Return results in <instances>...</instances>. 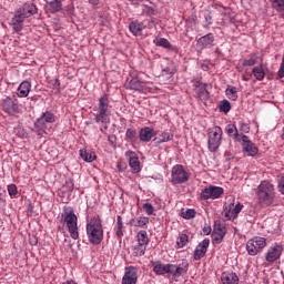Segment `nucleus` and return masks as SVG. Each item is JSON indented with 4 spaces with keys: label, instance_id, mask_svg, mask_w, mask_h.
Returning a JSON list of instances; mask_svg holds the SVG:
<instances>
[{
    "label": "nucleus",
    "instance_id": "49530a36",
    "mask_svg": "<svg viewBox=\"0 0 284 284\" xmlns=\"http://www.w3.org/2000/svg\"><path fill=\"white\" fill-rule=\"evenodd\" d=\"M126 139H130L131 141L136 139V130L134 129H128L125 133Z\"/></svg>",
    "mask_w": 284,
    "mask_h": 284
},
{
    "label": "nucleus",
    "instance_id": "6ab92c4d",
    "mask_svg": "<svg viewBox=\"0 0 284 284\" xmlns=\"http://www.w3.org/2000/svg\"><path fill=\"white\" fill-rule=\"evenodd\" d=\"M154 128H142L139 132L140 141H142L143 143H150V141H152V139L154 138Z\"/></svg>",
    "mask_w": 284,
    "mask_h": 284
},
{
    "label": "nucleus",
    "instance_id": "4c0bfd02",
    "mask_svg": "<svg viewBox=\"0 0 284 284\" xmlns=\"http://www.w3.org/2000/svg\"><path fill=\"white\" fill-rule=\"evenodd\" d=\"M178 276H183V274H187V270H190V263L187 261H183L179 265H176Z\"/></svg>",
    "mask_w": 284,
    "mask_h": 284
},
{
    "label": "nucleus",
    "instance_id": "5701e85b",
    "mask_svg": "<svg viewBox=\"0 0 284 284\" xmlns=\"http://www.w3.org/2000/svg\"><path fill=\"white\" fill-rule=\"evenodd\" d=\"M30 90H32V84L30 81H22L21 84L18 87V97L20 99H26L28 94H30Z\"/></svg>",
    "mask_w": 284,
    "mask_h": 284
},
{
    "label": "nucleus",
    "instance_id": "7c9ffc66",
    "mask_svg": "<svg viewBox=\"0 0 284 284\" xmlns=\"http://www.w3.org/2000/svg\"><path fill=\"white\" fill-rule=\"evenodd\" d=\"M252 74L254 75L256 81H263V79H265V68H263V64L254 67L252 70Z\"/></svg>",
    "mask_w": 284,
    "mask_h": 284
},
{
    "label": "nucleus",
    "instance_id": "79ce46f5",
    "mask_svg": "<svg viewBox=\"0 0 284 284\" xmlns=\"http://www.w3.org/2000/svg\"><path fill=\"white\" fill-rule=\"evenodd\" d=\"M142 210H144L148 216H152V214H154V206L152 205V203H144L142 205Z\"/></svg>",
    "mask_w": 284,
    "mask_h": 284
},
{
    "label": "nucleus",
    "instance_id": "7ed1b4c3",
    "mask_svg": "<svg viewBox=\"0 0 284 284\" xmlns=\"http://www.w3.org/2000/svg\"><path fill=\"white\" fill-rule=\"evenodd\" d=\"M98 110L94 114L93 121L95 123L103 125L100 129L101 132L108 130V125H110V116H112V105L110 104V95L103 94L98 100Z\"/></svg>",
    "mask_w": 284,
    "mask_h": 284
},
{
    "label": "nucleus",
    "instance_id": "2eb2a0df",
    "mask_svg": "<svg viewBox=\"0 0 284 284\" xmlns=\"http://www.w3.org/2000/svg\"><path fill=\"white\" fill-rule=\"evenodd\" d=\"M242 149L247 156H256L258 148L254 144L247 135H242Z\"/></svg>",
    "mask_w": 284,
    "mask_h": 284
},
{
    "label": "nucleus",
    "instance_id": "f8f14e48",
    "mask_svg": "<svg viewBox=\"0 0 284 284\" xmlns=\"http://www.w3.org/2000/svg\"><path fill=\"white\" fill-rule=\"evenodd\" d=\"M283 255V245L281 244H274L270 246L265 253V261L267 263H276Z\"/></svg>",
    "mask_w": 284,
    "mask_h": 284
},
{
    "label": "nucleus",
    "instance_id": "58836bf2",
    "mask_svg": "<svg viewBox=\"0 0 284 284\" xmlns=\"http://www.w3.org/2000/svg\"><path fill=\"white\" fill-rule=\"evenodd\" d=\"M230 110H232V104L230 103V101L223 100L220 103V112H224V114H227V112H230Z\"/></svg>",
    "mask_w": 284,
    "mask_h": 284
},
{
    "label": "nucleus",
    "instance_id": "0eeeda50",
    "mask_svg": "<svg viewBox=\"0 0 284 284\" xmlns=\"http://www.w3.org/2000/svg\"><path fill=\"white\" fill-rule=\"evenodd\" d=\"M54 123V113L47 111L34 123V132L42 136L48 133V126Z\"/></svg>",
    "mask_w": 284,
    "mask_h": 284
},
{
    "label": "nucleus",
    "instance_id": "ddd939ff",
    "mask_svg": "<svg viewBox=\"0 0 284 284\" xmlns=\"http://www.w3.org/2000/svg\"><path fill=\"white\" fill-rule=\"evenodd\" d=\"M226 234H227V229L225 227V225L221 224V222H215L213 233H212L213 243H216V245H221Z\"/></svg>",
    "mask_w": 284,
    "mask_h": 284
},
{
    "label": "nucleus",
    "instance_id": "052dcab7",
    "mask_svg": "<svg viewBox=\"0 0 284 284\" xmlns=\"http://www.w3.org/2000/svg\"><path fill=\"white\" fill-rule=\"evenodd\" d=\"M70 185H71V190H72V187H74V184L72 182H70Z\"/></svg>",
    "mask_w": 284,
    "mask_h": 284
},
{
    "label": "nucleus",
    "instance_id": "423d86ee",
    "mask_svg": "<svg viewBox=\"0 0 284 284\" xmlns=\"http://www.w3.org/2000/svg\"><path fill=\"white\" fill-rule=\"evenodd\" d=\"M2 110L9 114V116H17V114H21L23 104L19 103L17 95H9L2 100Z\"/></svg>",
    "mask_w": 284,
    "mask_h": 284
},
{
    "label": "nucleus",
    "instance_id": "37998d69",
    "mask_svg": "<svg viewBox=\"0 0 284 284\" xmlns=\"http://www.w3.org/2000/svg\"><path fill=\"white\" fill-rule=\"evenodd\" d=\"M7 190H8L9 196H11V197H14L19 194V190L17 189V186L14 184H9L7 186Z\"/></svg>",
    "mask_w": 284,
    "mask_h": 284
},
{
    "label": "nucleus",
    "instance_id": "aec40b11",
    "mask_svg": "<svg viewBox=\"0 0 284 284\" xmlns=\"http://www.w3.org/2000/svg\"><path fill=\"white\" fill-rule=\"evenodd\" d=\"M129 30L133 37H141L145 27L143 26V22L132 21L129 24Z\"/></svg>",
    "mask_w": 284,
    "mask_h": 284
},
{
    "label": "nucleus",
    "instance_id": "20e7f679",
    "mask_svg": "<svg viewBox=\"0 0 284 284\" xmlns=\"http://www.w3.org/2000/svg\"><path fill=\"white\" fill-rule=\"evenodd\" d=\"M87 236L92 245L103 243V222L101 217L94 216L87 222Z\"/></svg>",
    "mask_w": 284,
    "mask_h": 284
},
{
    "label": "nucleus",
    "instance_id": "13d9d810",
    "mask_svg": "<svg viewBox=\"0 0 284 284\" xmlns=\"http://www.w3.org/2000/svg\"><path fill=\"white\" fill-rule=\"evenodd\" d=\"M90 3H92L93 6H97L99 3V0H90Z\"/></svg>",
    "mask_w": 284,
    "mask_h": 284
},
{
    "label": "nucleus",
    "instance_id": "c85d7f7f",
    "mask_svg": "<svg viewBox=\"0 0 284 284\" xmlns=\"http://www.w3.org/2000/svg\"><path fill=\"white\" fill-rule=\"evenodd\" d=\"M79 152H80L81 159L84 160L85 163H92V161L97 159V154L92 151L81 149Z\"/></svg>",
    "mask_w": 284,
    "mask_h": 284
},
{
    "label": "nucleus",
    "instance_id": "de8ad7c7",
    "mask_svg": "<svg viewBox=\"0 0 284 284\" xmlns=\"http://www.w3.org/2000/svg\"><path fill=\"white\" fill-rule=\"evenodd\" d=\"M240 130L244 134H250V124H247L245 122H240Z\"/></svg>",
    "mask_w": 284,
    "mask_h": 284
},
{
    "label": "nucleus",
    "instance_id": "f3484780",
    "mask_svg": "<svg viewBox=\"0 0 284 284\" xmlns=\"http://www.w3.org/2000/svg\"><path fill=\"white\" fill-rule=\"evenodd\" d=\"M207 247H210V239H204L195 248L193 253L194 261H201L205 254H207Z\"/></svg>",
    "mask_w": 284,
    "mask_h": 284
},
{
    "label": "nucleus",
    "instance_id": "603ef678",
    "mask_svg": "<svg viewBox=\"0 0 284 284\" xmlns=\"http://www.w3.org/2000/svg\"><path fill=\"white\" fill-rule=\"evenodd\" d=\"M163 74H168L169 77H172V74H174V72L170 71V68H165L162 70Z\"/></svg>",
    "mask_w": 284,
    "mask_h": 284
},
{
    "label": "nucleus",
    "instance_id": "8fccbe9b",
    "mask_svg": "<svg viewBox=\"0 0 284 284\" xmlns=\"http://www.w3.org/2000/svg\"><path fill=\"white\" fill-rule=\"evenodd\" d=\"M277 190L281 194H284V176L278 179Z\"/></svg>",
    "mask_w": 284,
    "mask_h": 284
},
{
    "label": "nucleus",
    "instance_id": "09e8293b",
    "mask_svg": "<svg viewBox=\"0 0 284 284\" xmlns=\"http://www.w3.org/2000/svg\"><path fill=\"white\" fill-rule=\"evenodd\" d=\"M283 77H284V55L282 58V63H281L280 70L277 71L276 79H283Z\"/></svg>",
    "mask_w": 284,
    "mask_h": 284
},
{
    "label": "nucleus",
    "instance_id": "a211bd4d",
    "mask_svg": "<svg viewBox=\"0 0 284 284\" xmlns=\"http://www.w3.org/2000/svg\"><path fill=\"white\" fill-rule=\"evenodd\" d=\"M214 33H207L206 36L197 39V48L200 50H205V48H212L214 45Z\"/></svg>",
    "mask_w": 284,
    "mask_h": 284
},
{
    "label": "nucleus",
    "instance_id": "a18cd8bd",
    "mask_svg": "<svg viewBox=\"0 0 284 284\" xmlns=\"http://www.w3.org/2000/svg\"><path fill=\"white\" fill-rule=\"evenodd\" d=\"M196 216V211L189 209L183 213V219H194Z\"/></svg>",
    "mask_w": 284,
    "mask_h": 284
},
{
    "label": "nucleus",
    "instance_id": "e433bc0d",
    "mask_svg": "<svg viewBox=\"0 0 284 284\" xmlns=\"http://www.w3.org/2000/svg\"><path fill=\"white\" fill-rule=\"evenodd\" d=\"M195 93L199 94V97H203V94H207V84L196 81L195 82Z\"/></svg>",
    "mask_w": 284,
    "mask_h": 284
},
{
    "label": "nucleus",
    "instance_id": "c03bdc74",
    "mask_svg": "<svg viewBox=\"0 0 284 284\" xmlns=\"http://www.w3.org/2000/svg\"><path fill=\"white\" fill-rule=\"evenodd\" d=\"M114 230L116 239L121 241L123 239V224H116Z\"/></svg>",
    "mask_w": 284,
    "mask_h": 284
},
{
    "label": "nucleus",
    "instance_id": "6e6d98bb",
    "mask_svg": "<svg viewBox=\"0 0 284 284\" xmlns=\"http://www.w3.org/2000/svg\"><path fill=\"white\" fill-rule=\"evenodd\" d=\"M203 233L206 234V235H207V234H211V233H212V227H209V226H207V227H204V229H203Z\"/></svg>",
    "mask_w": 284,
    "mask_h": 284
},
{
    "label": "nucleus",
    "instance_id": "bf43d9fd",
    "mask_svg": "<svg viewBox=\"0 0 284 284\" xmlns=\"http://www.w3.org/2000/svg\"><path fill=\"white\" fill-rule=\"evenodd\" d=\"M282 139H283V141H284V128H283V132H282Z\"/></svg>",
    "mask_w": 284,
    "mask_h": 284
},
{
    "label": "nucleus",
    "instance_id": "f257e3e1",
    "mask_svg": "<svg viewBox=\"0 0 284 284\" xmlns=\"http://www.w3.org/2000/svg\"><path fill=\"white\" fill-rule=\"evenodd\" d=\"M60 223H62V226L59 225L58 230L62 234L65 232V226L67 230L73 239V241H78L79 239V217L74 213V209L72 206H64L63 212L61 213L60 216Z\"/></svg>",
    "mask_w": 284,
    "mask_h": 284
},
{
    "label": "nucleus",
    "instance_id": "6e6552de",
    "mask_svg": "<svg viewBox=\"0 0 284 284\" xmlns=\"http://www.w3.org/2000/svg\"><path fill=\"white\" fill-rule=\"evenodd\" d=\"M221 141H223V129L221 126L210 129L207 133L209 151L216 152L221 148Z\"/></svg>",
    "mask_w": 284,
    "mask_h": 284
},
{
    "label": "nucleus",
    "instance_id": "9b49d317",
    "mask_svg": "<svg viewBox=\"0 0 284 284\" xmlns=\"http://www.w3.org/2000/svg\"><path fill=\"white\" fill-rule=\"evenodd\" d=\"M224 192L225 190H223V187L221 186L210 185L202 190L200 194V199L202 201H210V199L212 200L221 199Z\"/></svg>",
    "mask_w": 284,
    "mask_h": 284
},
{
    "label": "nucleus",
    "instance_id": "1a4fd4ad",
    "mask_svg": "<svg viewBox=\"0 0 284 284\" xmlns=\"http://www.w3.org/2000/svg\"><path fill=\"white\" fill-rule=\"evenodd\" d=\"M267 247V240L265 237L255 236L246 242V252L250 256L261 254Z\"/></svg>",
    "mask_w": 284,
    "mask_h": 284
},
{
    "label": "nucleus",
    "instance_id": "c756f323",
    "mask_svg": "<svg viewBox=\"0 0 284 284\" xmlns=\"http://www.w3.org/2000/svg\"><path fill=\"white\" fill-rule=\"evenodd\" d=\"M226 132L234 141L241 142V134H239V129H236L235 124L226 125Z\"/></svg>",
    "mask_w": 284,
    "mask_h": 284
},
{
    "label": "nucleus",
    "instance_id": "5fc2aeb1",
    "mask_svg": "<svg viewBox=\"0 0 284 284\" xmlns=\"http://www.w3.org/2000/svg\"><path fill=\"white\" fill-rule=\"evenodd\" d=\"M116 225H123V217L121 215L116 216Z\"/></svg>",
    "mask_w": 284,
    "mask_h": 284
},
{
    "label": "nucleus",
    "instance_id": "c9c22d12",
    "mask_svg": "<svg viewBox=\"0 0 284 284\" xmlns=\"http://www.w3.org/2000/svg\"><path fill=\"white\" fill-rule=\"evenodd\" d=\"M146 250H148L146 246H143L141 244H135L132 246V256H144Z\"/></svg>",
    "mask_w": 284,
    "mask_h": 284
},
{
    "label": "nucleus",
    "instance_id": "a878e982",
    "mask_svg": "<svg viewBox=\"0 0 284 284\" xmlns=\"http://www.w3.org/2000/svg\"><path fill=\"white\" fill-rule=\"evenodd\" d=\"M47 6L51 14H55V12H61V10H63V3L61 2V0L49 1L47 2Z\"/></svg>",
    "mask_w": 284,
    "mask_h": 284
},
{
    "label": "nucleus",
    "instance_id": "864d4df0",
    "mask_svg": "<svg viewBox=\"0 0 284 284\" xmlns=\"http://www.w3.org/2000/svg\"><path fill=\"white\" fill-rule=\"evenodd\" d=\"M116 168H118L119 172H125V169H126V166L123 165L122 163H118Z\"/></svg>",
    "mask_w": 284,
    "mask_h": 284
},
{
    "label": "nucleus",
    "instance_id": "39448f33",
    "mask_svg": "<svg viewBox=\"0 0 284 284\" xmlns=\"http://www.w3.org/2000/svg\"><path fill=\"white\" fill-rule=\"evenodd\" d=\"M256 196L258 203L262 204L263 207L272 205V203H274V199H276L274 184L270 181H262L257 186Z\"/></svg>",
    "mask_w": 284,
    "mask_h": 284
},
{
    "label": "nucleus",
    "instance_id": "4468645a",
    "mask_svg": "<svg viewBox=\"0 0 284 284\" xmlns=\"http://www.w3.org/2000/svg\"><path fill=\"white\" fill-rule=\"evenodd\" d=\"M129 161V166L131 168L133 174H139L141 172V161H139V155L134 151H126L124 153Z\"/></svg>",
    "mask_w": 284,
    "mask_h": 284
},
{
    "label": "nucleus",
    "instance_id": "f03ea898",
    "mask_svg": "<svg viewBox=\"0 0 284 284\" xmlns=\"http://www.w3.org/2000/svg\"><path fill=\"white\" fill-rule=\"evenodd\" d=\"M39 12L37 4L32 2L23 3L18 10L14 11V14L11 19L10 26L14 32H21L23 30V22L30 17H34Z\"/></svg>",
    "mask_w": 284,
    "mask_h": 284
},
{
    "label": "nucleus",
    "instance_id": "473e14b6",
    "mask_svg": "<svg viewBox=\"0 0 284 284\" xmlns=\"http://www.w3.org/2000/svg\"><path fill=\"white\" fill-rule=\"evenodd\" d=\"M225 94L231 101H236V99H239V89L236 87L229 85L225 90Z\"/></svg>",
    "mask_w": 284,
    "mask_h": 284
},
{
    "label": "nucleus",
    "instance_id": "cd10ccee",
    "mask_svg": "<svg viewBox=\"0 0 284 284\" xmlns=\"http://www.w3.org/2000/svg\"><path fill=\"white\" fill-rule=\"evenodd\" d=\"M136 241H138V245H142L144 247H148V245L150 244V237H148V231H140L136 234Z\"/></svg>",
    "mask_w": 284,
    "mask_h": 284
},
{
    "label": "nucleus",
    "instance_id": "393cba45",
    "mask_svg": "<svg viewBox=\"0 0 284 284\" xmlns=\"http://www.w3.org/2000/svg\"><path fill=\"white\" fill-rule=\"evenodd\" d=\"M221 281L223 284H239V275L234 272L222 273Z\"/></svg>",
    "mask_w": 284,
    "mask_h": 284
},
{
    "label": "nucleus",
    "instance_id": "bb28decb",
    "mask_svg": "<svg viewBox=\"0 0 284 284\" xmlns=\"http://www.w3.org/2000/svg\"><path fill=\"white\" fill-rule=\"evenodd\" d=\"M148 223H150V217L148 216H139L130 221V225L133 227H145Z\"/></svg>",
    "mask_w": 284,
    "mask_h": 284
},
{
    "label": "nucleus",
    "instance_id": "f704fd0d",
    "mask_svg": "<svg viewBox=\"0 0 284 284\" xmlns=\"http://www.w3.org/2000/svg\"><path fill=\"white\" fill-rule=\"evenodd\" d=\"M189 241H190V237L187 236V234H184V233L180 234L175 245L176 250H181L182 247H185Z\"/></svg>",
    "mask_w": 284,
    "mask_h": 284
},
{
    "label": "nucleus",
    "instance_id": "3c124183",
    "mask_svg": "<svg viewBox=\"0 0 284 284\" xmlns=\"http://www.w3.org/2000/svg\"><path fill=\"white\" fill-rule=\"evenodd\" d=\"M243 65H248V67L256 65V58H250L247 60H244Z\"/></svg>",
    "mask_w": 284,
    "mask_h": 284
},
{
    "label": "nucleus",
    "instance_id": "a19ab883",
    "mask_svg": "<svg viewBox=\"0 0 284 284\" xmlns=\"http://www.w3.org/2000/svg\"><path fill=\"white\" fill-rule=\"evenodd\" d=\"M272 6L276 12H283L284 10V0H271Z\"/></svg>",
    "mask_w": 284,
    "mask_h": 284
},
{
    "label": "nucleus",
    "instance_id": "412c9836",
    "mask_svg": "<svg viewBox=\"0 0 284 284\" xmlns=\"http://www.w3.org/2000/svg\"><path fill=\"white\" fill-rule=\"evenodd\" d=\"M174 139V133H172V130L166 129L164 130L159 138H154V143L156 145H161V143H168V141H172Z\"/></svg>",
    "mask_w": 284,
    "mask_h": 284
},
{
    "label": "nucleus",
    "instance_id": "72a5a7b5",
    "mask_svg": "<svg viewBox=\"0 0 284 284\" xmlns=\"http://www.w3.org/2000/svg\"><path fill=\"white\" fill-rule=\"evenodd\" d=\"M153 43L160 48H165V50H172V43L168 41L165 38H155Z\"/></svg>",
    "mask_w": 284,
    "mask_h": 284
},
{
    "label": "nucleus",
    "instance_id": "680f3d73",
    "mask_svg": "<svg viewBox=\"0 0 284 284\" xmlns=\"http://www.w3.org/2000/svg\"><path fill=\"white\" fill-rule=\"evenodd\" d=\"M2 194L0 193V201H3V199H1Z\"/></svg>",
    "mask_w": 284,
    "mask_h": 284
},
{
    "label": "nucleus",
    "instance_id": "2f4dec72",
    "mask_svg": "<svg viewBox=\"0 0 284 284\" xmlns=\"http://www.w3.org/2000/svg\"><path fill=\"white\" fill-rule=\"evenodd\" d=\"M153 272L159 276H163V274H168V264H161V262L153 263Z\"/></svg>",
    "mask_w": 284,
    "mask_h": 284
},
{
    "label": "nucleus",
    "instance_id": "4be33fe9",
    "mask_svg": "<svg viewBox=\"0 0 284 284\" xmlns=\"http://www.w3.org/2000/svg\"><path fill=\"white\" fill-rule=\"evenodd\" d=\"M129 89L134 90L135 92H146L148 87L145 85L144 82L140 81L136 78L131 79L129 82Z\"/></svg>",
    "mask_w": 284,
    "mask_h": 284
},
{
    "label": "nucleus",
    "instance_id": "9d476101",
    "mask_svg": "<svg viewBox=\"0 0 284 284\" xmlns=\"http://www.w3.org/2000/svg\"><path fill=\"white\" fill-rule=\"evenodd\" d=\"M190 180V174L181 164H176L172 168L171 171V183L173 185H181L182 183H187Z\"/></svg>",
    "mask_w": 284,
    "mask_h": 284
},
{
    "label": "nucleus",
    "instance_id": "b1692460",
    "mask_svg": "<svg viewBox=\"0 0 284 284\" xmlns=\"http://www.w3.org/2000/svg\"><path fill=\"white\" fill-rule=\"evenodd\" d=\"M241 210H243V204L237 203L235 206H230L229 211L225 212V219L227 221H234L241 214Z\"/></svg>",
    "mask_w": 284,
    "mask_h": 284
},
{
    "label": "nucleus",
    "instance_id": "dca6fc26",
    "mask_svg": "<svg viewBox=\"0 0 284 284\" xmlns=\"http://www.w3.org/2000/svg\"><path fill=\"white\" fill-rule=\"evenodd\" d=\"M136 281H139V268L134 266L125 267L122 284H136Z\"/></svg>",
    "mask_w": 284,
    "mask_h": 284
},
{
    "label": "nucleus",
    "instance_id": "ea45409f",
    "mask_svg": "<svg viewBox=\"0 0 284 284\" xmlns=\"http://www.w3.org/2000/svg\"><path fill=\"white\" fill-rule=\"evenodd\" d=\"M166 274H172L175 278H179V271L176 264H166Z\"/></svg>",
    "mask_w": 284,
    "mask_h": 284
},
{
    "label": "nucleus",
    "instance_id": "4d7b16f0",
    "mask_svg": "<svg viewBox=\"0 0 284 284\" xmlns=\"http://www.w3.org/2000/svg\"><path fill=\"white\" fill-rule=\"evenodd\" d=\"M62 284H77V282L70 280V281H67V282H64V283H62Z\"/></svg>",
    "mask_w": 284,
    "mask_h": 284
}]
</instances>
